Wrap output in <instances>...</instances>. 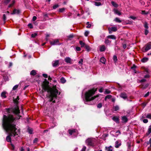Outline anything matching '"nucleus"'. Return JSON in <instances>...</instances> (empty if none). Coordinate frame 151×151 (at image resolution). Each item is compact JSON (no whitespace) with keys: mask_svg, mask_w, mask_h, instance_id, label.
Listing matches in <instances>:
<instances>
[{"mask_svg":"<svg viewBox=\"0 0 151 151\" xmlns=\"http://www.w3.org/2000/svg\"><path fill=\"white\" fill-rule=\"evenodd\" d=\"M50 43L52 45H59L60 44L59 42V40L57 39L53 40L52 41H50Z\"/></svg>","mask_w":151,"mask_h":151,"instance_id":"0eeeda50","label":"nucleus"},{"mask_svg":"<svg viewBox=\"0 0 151 151\" xmlns=\"http://www.w3.org/2000/svg\"><path fill=\"white\" fill-rule=\"evenodd\" d=\"M96 141V139L92 137H90L86 139L85 143L86 145L88 146L93 147Z\"/></svg>","mask_w":151,"mask_h":151,"instance_id":"20e7f679","label":"nucleus"},{"mask_svg":"<svg viewBox=\"0 0 151 151\" xmlns=\"http://www.w3.org/2000/svg\"><path fill=\"white\" fill-rule=\"evenodd\" d=\"M79 43H80V45H81V47H84L85 46V45H86V44L84 42H83L81 41H80Z\"/></svg>","mask_w":151,"mask_h":151,"instance_id":"c756f323","label":"nucleus"},{"mask_svg":"<svg viewBox=\"0 0 151 151\" xmlns=\"http://www.w3.org/2000/svg\"><path fill=\"white\" fill-rule=\"evenodd\" d=\"M18 86H18V85H15L13 88L12 90H16L17 88H18Z\"/></svg>","mask_w":151,"mask_h":151,"instance_id":"4c0bfd02","label":"nucleus"},{"mask_svg":"<svg viewBox=\"0 0 151 151\" xmlns=\"http://www.w3.org/2000/svg\"><path fill=\"white\" fill-rule=\"evenodd\" d=\"M147 23L146 22H145L144 24V26L145 28H148Z\"/></svg>","mask_w":151,"mask_h":151,"instance_id":"37998d69","label":"nucleus"},{"mask_svg":"<svg viewBox=\"0 0 151 151\" xmlns=\"http://www.w3.org/2000/svg\"><path fill=\"white\" fill-rule=\"evenodd\" d=\"M151 133V125H150L149 126L148 128V129L147 132V135H149Z\"/></svg>","mask_w":151,"mask_h":151,"instance_id":"b1692460","label":"nucleus"},{"mask_svg":"<svg viewBox=\"0 0 151 151\" xmlns=\"http://www.w3.org/2000/svg\"><path fill=\"white\" fill-rule=\"evenodd\" d=\"M112 119L114 121L117 123H119V119L116 117L114 116L113 117Z\"/></svg>","mask_w":151,"mask_h":151,"instance_id":"5701e85b","label":"nucleus"},{"mask_svg":"<svg viewBox=\"0 0 151 151\" xmlns=\"http://www.w3.org/2000/svg\"><path fill=\"white\" fill-rule=\"evenodd\" d=\"M121 145V142L119 140H118L116 141L115 142V147L117 148L119 147Z\"/></svg>","mask_w":151,"mask_h":151,"instance_id":"6e6552de","label":"nucleus"},{"mask_svg":"<svg viewBox=\"0 0 151 151\" xmlns=\"http://www.w3.org/2000/svg\"><path fill=\"white\" fill-rule=\"evenodd\" d=\"M111 42V41L109 40L107 38V39H106L105 43L107 45H109L110 44Z\"/></svg>","mask_w":151,"mask_h":151,"instance_id":"393cba45","label":"nucleus"},{"mask_svg":"<svg viewBox=\"0 0 151 151\" xmlns=\"http://www.w3.org/2000/svg\"><path fill=\"white\" fill-rule=\"evenodd\" d=\"M114 12L115 14L119 16H120L122 14L117 9H114Z\"/></svg>","mask_w":151,"mask_h":151,"instance_id":"4468645a","label":"nucleus"},{"mask_svg":"<svg viewBox=\"0 0 151 151\" xmlns=\"http://www.w3.org/2000/svg\"><path fill=\"white\" fill-rule=\"evenodd\" d=\"M68 132L71 135H73L74 137H76L78 134V131L75 129L73 130H69Z\"/></svg>","mask_w":151,"mask_h":151,"instance_id":"423d86ee","label":"nucleus"},{"mask_svg":"<svg viewBox=\"0 0 151 151\" xmlns=\"http://www.w3.org/2000/svg\"><path fill=\"white\" fill-rule=\"evenodd\" d=\"M148 60V58L146 57H144L141 60V61L142 63L147 62Z\"/></svg>","mask_w":151,"mask_h":151,"instance_id":"aec40b11","label":"nucleus"},{"mask_svg":"<svg viewBox=\"0 0 151 151\" xmlns=\"http://www.w3.org/2000/svg\"><path fill=\"white\" fill-rule=\"evenodd\" d=\"M148 12H146L144 10V11H142V14H144V15L147 14H148Z\"/></svg>","mask_w":151,"mask_h":151,"instance_id":"c03bdc74","label":"nucleus"},{"mask_svg":"<svg viewBox=\"0 0 151 151\" xmlns=\"http://www.w3.org/2000/svg\"><path fill=\"white\" fill-rule=\"evenodd\" d=\"M112 97V96L111 95H109L107 96H106L105 98V100L106 101L107 99H111Z\"/></svg>","mask_w":151,"mask_h":151,"instance_id":"72a5a7b5","label":"nucleus"},{"mask_svg":"<svg viewBox=\"0 0 151 151\" xmlns=\"http://www.w3.org/2000/svg\"><path fill=\"white\" fill-rule=\"evenodd\" d=\"M42 76L45 78H47L48 77V76L47 74H43Z\"/></svg>","mask_w":151,"mask_h":151,"instance_id":"e2e57ef3","label":"nucleus"},{"mask_svg":"<svg viewBox=\"0 0 151 151\" xmlns=\"http://www.w3.org/2000/svg\"><path fill=\"white\" fill-rule=\"evenodd\" d=\"M38 141V139L37 138H35V139L34 140H33V142L35 143L36 142Z\"/></svg>","mask_w":151,"mask_h":151,"instance_id":"69168bd1","label":"nucleus"},{"mask_svg":"<svg viewBox=\"0 0 151 151\" xmlns=\"http://www.w3.org/2000/svg\"><path fill=\"white\" fill-rule=\"evenodd\" d=\"M113 109L114 111H117L119 109V107L118 106H115L114 107Z\"/></svg>","mask_w":151,"mask_h":151,"instance_id":"c9c22d12","label":"nucleus"},{"mask_svg":"<svg viewBox=\"0 0 151 151\" xmlns=\"http://www.w3.org/2000/svg\"><path fill=\"white\" fill-rule=\"evenodd\" d=\"M59 61L58 60H56L53 61L52 62V65L53 67H56L59 64Z\"/></svg>","mask_w":151,"mask_h":151,"instance_id":"f8f14e48","label":"nucleus"},{"mask_svg":"<svg viewBox=\"0 0 151 151\" xmlns=\"http://www.w3.org/2000/svg\"><path fill=\"white\" fill-rule=\"evenodd\" d=\"M100 61L103 64H105L106 62V59L104 57H102L101 58L100 60Z\"/></svg>","mask_w":151,"mask_h":151,"instance_id":"412c9836","label":"nucleus"},{"mask_svg":"<svg viewBox=\"0 0 151 151\" xmlns=\"http://www.w3.org/2000/svg\"><path fill=\"white\" fill-rule=\"evenodd\" d=\"M120 96L121 98L124 99H126L127 97L126 94L124 93H121Z\"/></svg>","mask_w":151,"mask_h":151,"instance_id":"2eb2a0df","label":"nucleus"},{"mask_svg":"<svg viewBox=\"0 0 151 151\" xmlns=\"http://www.w3.org/2000/svg\"><path fill=\"white\" fill-rule=\"evenodd\" d=\"M149 92H148L144 96V97H147L149 95Z\"/></svg>","mask_w":151,"mask_h":151,"instance_id":"0e129e2a","label":"nucleus"},{"mask_svg":"<svg viewBox=\"0 0 151 151\" xmlns=\"http://www.w3.org/2000/svg\"><path fill=\"white\" fill-rule=\"evenodd\" d=\"M66 81L65 79L63 77L61 78L60 79V82L63 83H65L66 82Z\"/></svg>","mask_w":151,"mask_h":151,"instance_id":"2f4dec72","label":"nucleus"},{"mask_svg":"<svg viewBox=\"0 0 151 151\" xmlns=\"http://www.w3.org/2000/svg\"><path fill=\"white\" fill-rule=\"evenodd\" d=\"M59 6V5L58 4H56L54 5L52 7L53 9H55L57 8H58Z\"/></svg>","mask_w":151,"mask_h":151,"instance_id":"ea45409f","label":"nucleus"},{"mask_svg":"<svg viewBox=\"0 0 151 151\" xmlns=\"http://www.w3.org/2000/svg\"><path fill=\"white\" fill-rule=\"evenodd\" d=\"M20 13V10H17L16 9H14L13 11V12L11 13V14H19Z\"/></svg>","mask_w":151,"mask_h":151,"instance_id":"9b49d317","label":"nucleus"},{"mask_svg":"<svg viewBox=\"0 0 151 151\" xmlns=\"http://www.w3.org/2000/svg\"><path fill=\"white\" fill-rule=\"evenodd\" d=\"M111 4L114 6L115 7H117L118 6V5L114 1H112Z\"/></svg>","mask_w":151,"mask_h":151,"instance_id":"a878e982","label":"nucleus"},{"mask_svg":"<svg viewBox=\"0 0 151 151\" xmlns=\"http://www.w3.org/2000/svg\"><path fill=\"white\" fill-rule=\"evenodd\" d=\"M89 32L88 31H86L84 33V35L86 36H87L89 34Z\"/></svg>","mask_w":151,"mask_h":151,"instance_id":"a18cd8bd","label":"nucleus"},{"mask_svg":"<svg viewBox=\"0 0 151 151\" xmlns=\"http://www.w3.org/2000/svg\"><path fill=\"white\" fill-rule=\"evenodd\" d=\"M86 49V50L88 51H89L91 50V48L89 46L86 45L84 47Z\"/></svg>","mask_w":151,"mask_h":151,"instance_id":"bb28decb","label":"nucleus"},{"mask_svg":"<svg viewBox=\"0 0 151 151\" xmlns=\"http://www.w3.org/2000/svg\"><path fill=\"white\" fill-rule=\"evenodd\" d=\"M37 19V17L35 16H34L33 17V18H32V21H35L36 19Z\"/></svg>","mask_w":151,"mask_h":151,"instance_id":"338daca9","label":"nucleus"},{"mask_svg":"<svg viewBox=\"0 0 151 151\" xmlns=\"http://www.w3.org/2000/svg\"><path fill=\"white\" fill-rule=\"evenodd\" d=\"M81 50V49L80 47H76V50L77 51H80Z\"/></svg>","mask_w":151,"mask_h":151,"instance_id":"4d7b16f0","label":"nucleus"},{"mask_svg":"<svg viewBox=\"0 0 151 151\" xmlns=\"http://www.w3.org/2000/svg\"><path fill=\"white\" fill-rule=\"evenodd\" d=\"M150 77V76L149 75V74H146V75H145L144 76V77L145 78H149Z\"/></svg>","mask_w":151,"mask_h":151,"instance_id":"5fc2aeb1","label":"nucleus"},{"mask_svg":"<svg viewBox=\"0 0 151 151\" xmlns=\"http://www.w3.org/2000/svg\"><path fill=\"white\" fill-rule=\"evenodd\" d=\"M28 26L30 28H33L32 25L31 23L29 24H28Z\"/></svg>","mask_w":151,"mask_h":151,"instance_id":"603ef678","label":"nucleus"},{"mask_svg":"<svg viewBox=\"0 0 151 151\" xmlns=\"http://www.w3.org/2000/svg\"><path fill=\"white\" fill-rule=\"evenodd\" d=\"M122 119L123 122H126L128 121L127 117L126 116H124L122 117Z\"/></svg>","mask_w":151,"mask_h":151,"instance_id":"f3484780","label":"nucleus"},{"mask_svg":"<svg viewBox=\"0 0 151 151\" xmlns=\"http://www.w3.org/2000/svg\"><path fill=\"white\" fill-rule=\"evenodd\" d=\"M11 149L12 151H17V149H16L14 146L13 144H11Z\"/></svg>","mask_w":151,"mask_h":151,"instance_id":"4be33fe9","label":"nucleus"},{"mask_svg":"<svg viewBox=\"0 0 151 151\" xmlns=\"http://www.w3.org/2000/svg\"><path fill=\"white\" fill-rule=\"evenodd\" d=\"M95 5L96 6H99L101 5V3L99 2H94Z\"/></svg>","mask_w":151,"mask_h":151,"instance_id":"473e14b6","label":"nucleus"},{"mask_svg":"<svg viewBox=\"0 0 151 151\" xmlns=\"http://www.w3.org/2000/svg\"><path fill=\"white\" fill-rule=\"evenodd\" d=\"M151 49V43H149L147 44L145 47H143L142 49V51L144 52H147Z\"/></svg>","mask_w":151,"mask_h":151,"instance_id":"39448f33","label":"nucleus"},{"mask_svg":"<svg viewBox=\"0 0 151 151\" xmlns=\"http://www.w3.org/2000/svg\"><path fill=\"white\" fill-rule=\"evenodd\" d=\"M96 91V90L93 89L89 90L85 94V100L84 101V103L85 104H91L89 102L93 100L96 97H98V95L93 96L95 94Z\"/></svg>","mask_w":151,"mask_h":151,"instance_id":"7ed1b4c3","label":"nucleus"},{"mask_svg":"<svg viewBox=\"0 0 151 151\" xmlns=\"http://www.w3.org/2000/svg\"><path fill=\"white\" fill-rule=\"evenodd\" d=\"M49 82L48 81L44 82L42 84V88L45 91L47 92H50V101H53V102H55V99L57 98L58 95H59L60 93H59L58 90L55 87H54L51 88L48 86Z\"/></svg>","mask_w":151,"mask_h":151,"instance_id":"f03ea898","label":"nucleus"},{"mask_svg":"<svg viewBox=\"0 0 151 151\" xmlns=\"http://www.w3.org/2000/svg\"><path fill=\"white\" fill-rule=\"evenodd\" d=\"M146 117L151 119V114H148L146 116Z\"/></svg>","mask_w":151,"mask_h":151,"instance_id":"864d4df0","label":"nucleus"},{"mask_svg":"<svg viewBox=\"0 0 151 151\" xmlns=\"http://www.w3.org/2000/svg\"><path fill=\"white\" fill-rule=\"evenodd\" d=\"M115 21L116 22H118L119 23H120L122 22L119 19L118 17H116V18H115Z\"/></svg>","mask_w":151,"mask_h":151,"instance_id":"e433bc0d","label":"nucleus"},{"mask_svg":"<svg viewBox=\"0 0 151 151\" xmlns=\"http://www.w3.org/2000/svg\"><path fill=\"white\" fill-rule=\"evenodd\" d=\"M37 35V34L36 33L32 34L31 35V37L32 38H34Z\"/></svg>","mask_w":151,"mask_h":151,"instance_id":"a19ab883","label":"nucleus"},{"mask_svg":"<svg viewBox=\"0 0 151 151\" xmlns=\"http://www.w3.org/2000/svg\"><path fill=\"white\" fill-rule=\"evenodd\" d=\"M113 147L111 146L105 147V150L106 151H113Z\"/></svg>","mask_w":151,"mask_h":151,"instance_id":"9d476101","label":"nucleus"},{"mask_svg":"<svg viewBox=\"0 0 151 151\" xmlns=\"http://www.w3.org/2000/svg\"><path fill=\"white\" fill-rule=\"evenodd\" d=\"M83 60L82 59H81L80 60H79L78 62V63L80 64H82V63L83 62Z\"/></svg>","mask_w":151,"mask_h":151,"instance_id":"13d9d810","label":"nucleus"},{"mask_svg":"<svg viewBox=\"0 0 151 151\" xmlns=\"http://www.w3.org/2000/svg\"><path fill=\"white\" fill-rule=\"evenodd\" d=\"M107 38L108 39H110L113 40H115L116 39V37L114 35H110L108 36L107 37Z\"/></svg>","mask_w":151,"mask_h":151,"instance_id":"dca6fc26","label":"nucleus"},{"mask_svg":"<svg viewBox=\"0 0 151 151\" xmlns=\"http://www.w3.org/2000/svg\"><path fill=\"white\" fill-rule=\"evenodd\" d=\"M36 74L35 70H33L30 72V74L31 75L35 76Z\"/></svg>","mask_w":151,"mask_h":151,"instance_id":"cd10ccee","label":"nucleus"},{"mask_svg":"<svg viewBox=\"0 0 151 151\" xmlns=\"http://www.w3.org/2000/svg\"><path fill=\"white\" fill-rule=\"evenodd\" d=\"M46 37L45 39L47 41L48 40V39L47 38V37H49L50 36V35L48 34H46Z\"/></svg>","mask_w":151,"mask_h":151,"instance_id":"052dcab7","label":"nucleus"},{"mask_svg":"<svg viewBox=\"0 0 151 151\" xmlns=\"http://www.w3.org/2000/svg\"><path fill=\"white\" fill-rule=\"evenodd\" d=\"M146 81V80L145 79H142L140 81V82H145Z\"/></svg>","mask_w":151,"mask_h":151,"instance_id":"774afa93","label":"nucleus"},{"mask_svg":"<svg viewBox=\"0 0 151 151\" xmlns=\"http://www.w3.org/2000/svg\"><path fill=\"white\" fill-rule=\"evenodd\" d=\"M86 24L87 25L86 27L87 28H90L91 27V24H89V22H87L86 23Z\"/></svg>","mask_w":151,"mask_h":151,"instance_id":"f704fd0d","label":"nucleus"},{"mask_svg":"<svg viewBox=\"0 0 151 151\" xmlns=\"http://www.w3.org/2000/svg\"><path fill=\"white\" fill-rule=\"evenodd\" d=\"M111 93V91L108 89H106L104 92L105 94H107L110 93Z\"/></svg>","mask_w":151,"mask_h":151,"instance_id":"79ce46f5","label":"nucleus"},{"mask_svg":"<svg viewBox=\"0 0 151 151\" xmlns=\"http://www.w3.org/2000/svg\"><path fill=\"white\" fill-rule=\"evenodd\" d=\"M86 148V146H83L81 151H85Z\"/></svg>","mask_w":151,"mask_h":151,"instance_id":"6e6d98bb","label":"nucleus"},{"mask_svg":"<svg viewBox=\"0 0 151 151\" xmlns=\"http://www.w3.org/2000/svg\"><path fill=\"white\" fill-rule=\"evenodd\" d=\"M106 49V47L104 45H102L100 46V50L101 52H103L105 51Z\"/></svg>","mask_w":151,"mask_h":151,"instance_id":"ddd939ff","label":"nucleus"},{"mask_svg":"<svg viewBox=\"0 0 151 151\" xmlns=\"http://www.w3.org/2000/svg\"><path fill=\"white\" fill-rule=\"evenodd\" d=\"M65 9L64 8H60L59 9L58 12L60 13H63L64 12Z\"/></svg>","mask_w":151,"mask_h":151,"instance_id":"c85d7f7f","label":"nucleus"},{"mask_svg":"<svg viewBox=\"0 0 151 151\" xmlns=\"http://www.w3.org/2000/svg\"><path fill=\"white\" fill-rule=\"evenodd\" d=\"M6 92L5 91H4L1 93V96L2 98H5L6 97Z\"/></svg>","mask_w":151,"mask_h":151,"instance_id":"a211bd4d","label":"nucleus"},{"mask_svg":"<svg viewBox=\"0 0 151 151\" xmlns=\"http://www.w3.org/2000/svg\"><path fill=\"white\" fill-rule=\"evenodd\" d=\"M73 36H74L73 35V34H71L70 35H69L68 36V37L69 39H70V38H72L73 37Z\"/></svg>","mask_w":151,"mask_h":151,"instance_id":"09e8293b","label":"nucleus"},{"mask_svg":"<svg viewBox=\"0 0 151 151\" xmlns=\"http://www.w3.org/2000/svg\"><path fill=\"white\" fill-rule=\"evenodd\" d=\"M129 18L134 20H136L137 18V17L133 16H130Z\"/></svg>","mask_w":151,"mask_h":151,"instance_id":"58836bf2","label":"nucleus"},{"mask_svg":"<svg viewBox=\"0 0 151 151\" xmlns=\"http://www.w3.org/2000/svg\"><path fill=\"white\" fill-rule=\"evenodd\" d=\"M65 62L67 63H69L70 64H72L71 59L70 57H66L65 59Z\"/></svg>","mask_w":151,"mask_h":151,"instance_id":"1a4fd4ad","label":"nucleus"},{"mask_svg":"<svg viewBox=\"0 0 151 151\" xmlns=\"http://www.w3.org/2000/svg\"><path fill=\"white\" fill-rule=\"evenodd\" d=\"M3 19L4 21L6 20V17L5 14H4L3 15Z\"/></svg>","mask_w":151,"mask_h":151,"instance_id":"de8ad7c7","label":"nucleus"},{"mask_svg":"<svg viewBox=\"0 0 151 151\" xmlns=\"http://www.w3.org/2000/svg\"><path fill=\"white\" fill-rule=\"evenodd\" d=\"M113 59L114 63H116L118 60L117 57L116 55H114L113 57Z\"/></svg>","mask_w":151,"mask_h":151,"instance_id":"6ab92c4d","label":"nucleus"},{"mask_svg":"<svg viewBox=\"0 0 151 151\" xmlns=\"http://www.w3.org/2000/svg\"><path fill=\"white\" fill-rule=\"evenodd\" d=\"M144 123H147L148 122V120L147 119H144L143 120Z\"/></svg>","mask_w":151,"mask_h":151,"instance_id":"680f3d73","label":"nucleus"},{"mask_svg":"<svg viewBox=\"0 0 151 151\" xmlns=\"http://www.w3.org/2000/svg\"><path fill=\"white\" fill-rule=\"evenodd\" d=\"M28 131L29 133L30 134H32V129L28 128Z\"/></svg>","mask_w":151,"mask_h":151,"instance_id":"49530a36","label":"nucleus"},{"mask_svg":"<svg viewBox=\"0 0 151 151\" xmlns=\"http://www.w3.org/2000/svg\"><path fill=\"white\" fill-rule=\"evenodd\" d=\"M117 29H110L109 30V34L112 33L113 32H116L117 31Z\"/></svg>","mask_w":151,"mask_h":151,"instance_id":"7c9ffc66","label":"nucleus"},{"mask_svg":"<svg viewBox=\"0 0 151 151\" xmlns=\"http://www.w3.org/2000/svg\"><path fill=\"white\" fill-rule=\"evenodd\" d=\"M11 112L13 114H18L20 112L19 108L17 106L13 109H6L4 111V114H7V115H4L2 126L5 131L10 134L6 137V141L10 142H11V136L18 135V133H19V129L16 128V125L14 123V120L15 119L10 113Z\"/></svg>","mask_w":151,"mask_h":151,"instance_id":"f257e3e1","label":"nucleus"},{"mask_svg":"<svg viewBox=\"0 0 151 151\" xmlns=\"http://www.w3.org/2000/svg\"><path fill=\"white\" fill-rule=\"evenodd\" d=\"M149 31L147 29H146L145 30V33L146 35H147Z\"/></svg>","mask_w":151,"mask_h":151,"instance_id":"bf43d9fd","label":"nucleus"},{"mask_svg":"<svg viewBox=\"0 0 151 151\" xmlns=\"http://www.w3.org/2000/svg\"><path fill=\"white\" fill-rule=\"evenodd\" d=\"M10 1L11 0H5L4 1V3L6 4H7L9 3Z\"/></svg>","mask_w":151,"mask_h":151,"instance_id":"8fccbe9b","label":"nucleus"},{"mask_svg":"<svg viewBox=\"0 0 151 151\" xmlns=\"http://www.w3.org/2000/svg\"><path fill=\"white\" fill-rule=\"evenodd\" d=\"M102 105L101 103H99L97 105V107L100 108L102 107Z\"/></svg>","mask_w":151,"mask_h":151,"instance_id":"3c124183","label":"nucleus"}]
</instances>
